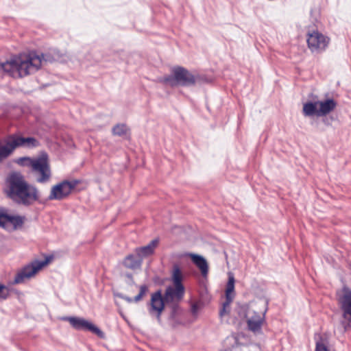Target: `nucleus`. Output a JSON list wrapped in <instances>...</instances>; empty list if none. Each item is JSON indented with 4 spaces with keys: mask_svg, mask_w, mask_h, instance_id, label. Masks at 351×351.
Masks as SVG:
<instances>
[{
    "mask_svg": "<svg viewBox=\"0 0 351 351\" xmlns=\"http://www.w3.org/2000/svg\"><path fill=\"white\" fill-rule=\"evenodd\" d=\"M315 351H329L328 348L322 342L321 339L319 341L316 342Z\"/></svg>",
    "mask_w": 351,
    "mask_h": 351,
    "instance_id": "a878e982",
    "label": "nucleus"
},
{
    "mask_svg": "<svg viewBox=\"0 0 351 351\" xmlns=\"http://www.w3.org/2000/svg\"><path fill=\"white\" fill-rule=\"evenodd\" d=\"M233 300L230 299V300L226 298L225 301L223 303L222 308L220 309L219 315L221 317L223 316L225 314L228 313L230 312V304L232 302Z\"/></svg>",
    "mask_w": 351,
    "mask_h": 351,
    "instance_id": "5701e85b",
    "label": "nucleus"
},
{
    "mask_svg": "<svg viewBox=\"0 0 351 351\" xmlns=\"http://www.w3.org/2000/svg\"><path fill=\"white\" fill-rule=\"evenodd\" d=\"M38 145L39 142L34 137L11 136L10 140L8 141L4 145L0 146V160L8 157L18 147L33 148Z\"/></svg>",
    "mask_w": 351,
    "mask_h": 351,
    "instance_id": "20e7f679",
    "label": "nucleus"
},
{
    "mask_svg": "<svg viewBox=\"0 0 351 351\" xmlns=\"http://www.w3.org/2000/svg\"><path fill=\"white\" fill-rule=\"evenodd\" d=\"M192 262L200 270L203 277H206L208 273V265L206 258L202 255L197 254H189Z\"/></svg>",
    "mask_w": 351,
    "mask_h": 351,
    "instance_id": "2eb2a0df",
    "label": "nucleus"
},
{
    "mask_svg": "<svg viewBox=\"0 0 351 351\" xmlns=\"http://www.w3.org/2000/svg\"><path fill=\"white\" fill-rule=\"evenodd\" d=\"M167 304L164 299L161 289L157 290L151 295L150 302L148 304V311L150 315L156 316L158 322H161V315Z\"/></svg>",
    "mask_w": 351,
    "mask_h": 351,
    "instance_id": "9d476101",
    "label": "nucleus"
},
{
    "mask_svg": "<svg viewBox=\"0 0 351 351\" xmlns=\"http://www.w3.org/2000/svg\"><path fill=\"white\" fill-rule=\"evenodd\" d=\"M154 282L155 283H162V281L160 280V278L158 276H156L154 278Z\"/></svg>",
    "mask_w": 351,
    "mask_h": 351,
    "instance_id": "c9c22d12",
    "label": "nucleus"
},
{
    "mask_svg": "<svg viewBox=\"0 0 351 351\" xmlns=\"http://www.w3.org/2000/svg\"><path fill=\"white\" fill-rule=\"evenodd\" d=\"M306 41L312 52L320 53L327 47L330 39L317 30H313L307 34Z\"/></svg>",
    "mask_w": 351,
    "mask_h": 351,
    "instance_id": "1a4fd4ad",
    "label": "nucleus"
},
{
    "mask_svg": "<svg viewBox=\"0 0 351 351\" xmlns=\"http://www.w3.org/2000/svg\"><path fill=\"white\" fill-rule=\"evenodd\" d=\"M116 295L118 298H121V299L124 300L125 301L128 302V303H131V302H134V298H132L129 296L125 295L122 293H117V294H116Z\"/></svg>",
    "mask_w": 351,
    "mask_h": 351,
    "instance_id": "c85d7f7f",
    "label": "nucleus"
},
{
    "mask_svg": "<svg viewBox=\"0 0 351 351\" xmlns=\"http://www.w3.org/2000/svg\"><path fill=\"white\" fill-rule=\"evenodd\" d=\"M80 183L78 180H64L53 186L48 200H62L66 199Z\"/></svg>",
    "mask_w": 351,
    "mask_h": 351,
    "instance_id": "423d86ee",
    "label": "nucleus"
},
{
    "mask_svg": "<svg viewBox=\"0 0 351 351\" xmlns=\"http://www.w3.org/2000/svg\"><path fill=\"white\" fill-rule=\"evenodd\" d=\"M234 284L235 279L233 274H229L228 280L225 290L226 298H227L228 300L230 299L233 300L234 297Z\"/></svg>",
    "mask_w": 351,
    "mask_h": 351,
    "instance_id": "412c9836",
    "label": "nucleus"
},
{
    "mask_svg": "<svg viewBox=\"0 0 351 351\" xmlns=\"http://www.w3.org/2000/svg\"><path fill=\"white\" fill-rule=\"evenodd\" d=\"M199 310V306L197 304H193L191 305V311L193 315H196L197 313V311Z\"/></svg>",
    "mask_w": 351,
    "mask_h": 351,
    "instance_id": "72a5a7b5",
    "label": "nucleus"
},
{
    "mask_svg": "<svg viewBox=\"0 0 351 351\" xmlns=\"http://www.w3.org/2000/svg\"><path fill=\"white\" fill-rule=\"evenodd\" d=\"M342 295L338 298L339 304L342 311L344 319L351 322V289L344 286L342 288Z\"/></svg>",
    "mask_w": 351,
    "mask_h": 351,
    "instance_id": "9b49d317",
    "label": "nucleus"
},
{
    "mask_svg": "<svg viewBox=\"0 0 351 351\" xmlns=\"http://www.w3.org/2000/svg\"><path fill=\"white\" fill-rule=\"evenodd\" d=\"M3 227H5V224L8 223H11L14 229L18 228L19 226H21L24 222V217H21L19 215H12L8 213H4L3 215Z\"/></svg>",
    "mask_w": 351,
    "mask_h": 351,
    "instance_id": "6ab92c4d",
    "label": "nucleus"
},
{
    "mask_svg": "<svg viewBox=\"0 0 351 351\" xmlns=\"http://www.w3.org/2000/svg\"><path fill=\"white\" fill-rule=\"evenodd\" d=\"M171 313L169 319H174L176 317H178L180 312V308L178 304L173 303L171 305Z\"/></svg>",
    "mask_w": 351,
    "mask_h": 351,
    "instance_id": "b1692460",
    "label": "nucleus"
},
{
    "mask_svg": "<svg viewBox=\"0 0 351 351\" xmlns=\"http://www.w3.org/2000/svg\"><path fill=\"white\" fill-rule=\"evenodd\" d=\"M50 61L49 55L32 50L0 62V70L14 78H21L34 74L42 69L45 62Z\"/></svg>",
    "mask_w": 351,
    "mask_h": 351,
    "instance_id": "f257e3e1",
    "label": "nucleus"
},
{
    "mask_svg": "<svg viewBox=\"0 0 351 351\" xmlns=\"http://www.w3.org/2000/svg\"><path fill=\"white\" fill-rule=\"evenodd\" d=\"M39 270L40 268L38 265L35 263V261H34L31 263L24 266L21 270L16 274L14 282L16 284L21 283L25 279H28L34 276Z\"/></svg>",
    "mask_w": 351,
    "mask_h": 351,
    "instance_id": "f8f14e48",
    "label": "nucleus"
},
{
    "mask_svg": "<svg viewBox=\"0 0 351 351\" xmlns=\"http://www.w3.org/2000/svg\"><path fill=\"white\" fill-rule=\"evenodd\" d=\"M314 101H308L303 104L302 113L305 117H325L332 112L337 103L333 98L318 100L316 96Z\"/></svg>",
    "mask_w": 351,
    "mask_h": 351,
    "instance_id": "7ed1b4c3",
    "label": "nucleus"
},
{
    "mask_svg": "<svg viewBox=\"0 0 351 351\" xmlns=\"http://www.w3.org/2000/svg\"><path fill=\"white\" fill-rule=\"evenodd\" d=\"M62 319L69 321L72 327L75 330L90 331L101 339L105 337L104 332L99 327L84 318L78 317H64Z\"/></svg>",
    "mask_w": 351,
    "mask_h": 351,
    "instance_id": "6e6552de",
    "label": "nucleus"
},
{
    "mask_svg": "<svg viewBox=\"0 0 351 351\" xmlns=\"http://www.w3.org/2000/svg\"><path fill=\"white\" fill-rule=\"evenodd\" d=\"M140 291L138 295L141 296L142 298L143 295L147 292L148 287L146 285H143L139 287Z\"/></svg>",
    "mask_w": 351,
    "mask_h": 351,
    "instance_id": "c756f323",
    "label": "nucleus"
},
{
    "mask_svg": "<svg viewBox=\"0 0 351 351\" xmlns=\"http://www.w3.org/2000/svg\"><path fill=\"white\" fill-rule=\"evenodd\" d=\"M125 276L128 278V280L127 281V283L129 285H133L135 284L134 282V278H133V276L132 274L130 273H127L125 274Z\"/></svg>",
    "mask_w": 351,
    "mask_h": 351,
    "instance_id": "473e14b6",
    "label": "nucleus"
},
{
    "mask_svg": "<svg viewBox=\"0 0 351 351\" xmlns=\"http://www.w3.org/2000/svg\"><path fill=\"white\" fill-rule=\"evenodd\" d=\"M173 76L165 79V85L176 86L177 83L183 86H191L194 84L197 79L186 69L182 67H176L172 71Z\"/></svg>",
    "mask_w": 351,
    "mask_h": 351,
    "instance_id": "0eeeda50",
    "label": "nucleus"
},
{
    "mask_svg": "<svg viewBox=\"0 0 351 351\" xmlns=\"http://www.w3.org/2000/svg\"><path fill=\"white\" fill-rule=\"evenodd\" d=\"M264 321V315L261 316L258 313L254 312V315L247 321L248 330L253 332L261 331Z\"/></svg>",
    "mask_w": 351,
    "mask_h": 351,
    "instance_id": "dca6fc26",
    "label": "nucleus"
},
{
    "mask_svg": "<svg viewBox=\"0 0 351 351\" xmlns=\"http://www.w3.org/2000/svg\"><path fill=\"white\" fill-rule=\"evenodd\" d=\"M158 244L159 239H154L145 246L136 247L134 249V252L143 262L144 258H148L155 253L156 248Z\"/></svg>",
    "mask_w": 351,
    "mask_h": 351,
    "instance_id": "4468645a",
    "label": "nucleus"
},
{
    "mask_svg": "<svg viewBox=\"0 0 351 351\" xmlns=\"http://www.w3.org/2000/svg\"><path fill=\"white\" fill-rule=\"evenodd\" d=\"M341 324L343 326L344 331H348L351 327V322L347 320L341 321Z\"/></svg>",
    "mask_w": 351,
    "mask_h": 351,
    "instance_id": "2f4dec72",
    "label": "nucleus"
},
{
    "mask_svg": "<svg viewBox=\"0 0 351 351\" xmlns=\"http://www.w3.org/2000/svg\"><path fill=\"white\" fill-rule=\"evenodd\" d=\"M34 158H32L28 156L21 157L18 158L16 162L18 165L22 167H27L29 168H32V164L33 163Z\"/></svg>",
    "mask_w": 351,
    "mask_h": 351,
    "instance_id": "4be33fe9",
    "label": "nucleus"
},
{
    "mask_svg": "<svg viewBox=\"0 0 351 351\" xmlns=\"http://www.w3.org/2000/svg\"><path fill=\"white\" fill-rule=\"evenodd\" d=\"M52 259H53V256L49 255V256H46L45 258L43 261L35 260V263H36L38 265V267L40 268V269H41L42 268H43L46 265H47L51 262V261Z\"/></svg>",
    "mask_w": 351,
    "mask_h": 351,
    "instance_id": "393cba45",
    "label": "nucleus"
},
{
    "mask_svg": "<svg viewBox=\"0 0 351 351\" xmlns=\"http://www.w3.org/2000/svg\"><path fill=\"white\" fill-rule=\"evenodd\" d=\"M266 311H267V309H265V311L264 312L263 315H265Z\"/></svg>",
    "mask_w": 351,
    "mask_h": 351,
    "instance_id": "4c0bfd02",
    "label": "nucleus"
},
{
    "mask_svg": "<svg viewBox=\"0 0 351 351\" xmlns=\"http://www.w3.org/2000/svg\"><path fill=\"white\" fill-rule=\"evenodd\" d=\"M183 279L184 276L180 265L178 263L173 264L171 271V281L173 285L184 287L182 284Z\"/></svg>",
    "mask_w": 351,
    "mask_h": 351,
    "instance_id": "a211bd4d",
    "label": "nucleus"
},
{
    "mask_svg": "<svg viewBox=\"0 0 351 351\" xmlns=\"http://www.w3.org/2000/svg\"><path fill=\"white\" fill-rule=\"evenodd\" d=\"M6 289L5 285L0 283V300H5L8 298V292H5V289Z\"/></svg>",
    "mask_w": 351,
    "mask_h": 351,
    "instance_id": "bb28decb",
    "label": "nucleus"
},
{
    "mask_svg": "<svg viewBox=\"0 0 351 351\" xmlns=\"http://www.w3.org/2000/svg\"><path fill=\"white\" fill-rule=\"evenodd\" d=\"M143 262L135 254H130L125 257L123 261V265L125 267L130 269H136L140 268L142 265Z\"/></svg>",
    "mask_w": 351,
    "mask_h": 351,
    "instance_id": "f3484780",
    "label": "nucleus"
},
{
    "mask_svg": "<svg viewBox=\"0 0 351 351\" xmlns=\"http://www.w3.org/2000/svg\"><path fill=\"white\" fill-rule=\"evenodd\" d=\"M141 299H142V297H141V296H140L139 295H136L134 298V302H139Z\"/></svg>",
    "mask_w": 351,
    "mask_h": 351,
    "instance_id": "e433bc0d",
    "label": "nucleus"
},
{
    "mask_svg": "<svg viewBox=\"0 0 351 351\" xmlns=\"http://www.w3.org/2000/svg\"><path fill=\"white\" fill-rule=\"evenodd\" d=\"M185 288L179 286H168L165 291L164 299L167 304L180 301L184 295Z\"/></svg>",
    "mask_w": 351,
    "mask_h": 351,
    "instance_id": "ddd939ff",
    "label": "nucleus"
},
{
    "mask_svg": "<svg viewBox=\"0 0 351 351\" xmlns=\"http://www.w3.org/2000/svg\"><path fill=\"white\" fill-rule=\"evenodd\" d=\"M140 291L138 295L141 296L142 298L143 295L147 292L148 287L146 285H143L139 287Z\"/></svg>",
    "mask_w": 351,
    "mask_h": 351,
    "instance_id": "7c9ffc66",
    "label": "nucleus"
},
{
    "mask_svg": "<svg viewBox=\"0 0 351 351\" xmlns=\"http://www.w3.org/2000/svg\"><path fill=\"white\" fill-rule=\"evenodd\" d=\"M112 134L114 136L127 138L130 135V129L125 123H117L112 128Z\"/></svg>",
    "mask_w": 351,
    "mask_h": 351,
    "instance_id": "aec40b11",
    "label": "nucleus"
},
{
    "mask_svg": "<svg viewBox=\"0 0 351 351\" xmlns=\"http://www.w3.org/2000/svg\"><path fill=\"white\" fill-rule=\"evenodd\" d=\"M7 182L9 186L8 195L15 202L28 206L34 201L38 200L37 188L28 184L20 172L11 173L7 178Z\"/></svg>",
    "mask_w": 351,
    "mask_h": 351,
    "instance_id": "f03ea898",
    "label": "nucleus"
},
{
    "mask_svg": "<svg viewBox=\"0 0 351 351\" xmlns=\"http://www.w3.org/2000/svg\"><path fill=\"white\" fill-rule=\"evenodd\" d=\"M3 215H4V212L1 211L0 210V227H3Z\"/></svg>",
    "mask_w": 351,
    "mask_h": 351,
    "instance_id": "f704fd0d",
    "label": "nucleus"
},
{
    "mask_svg": "<svg viewBox=\"0 0 351 351\" xmlns=\"http://www.w3.org/2000/svg\"><path fill=\"white\" fill-rule=\"evenodd\" d=\"M169 320L173 328H176L178 326L182 324V322L178 319V317H176L174 319H169Z\"/></svg>",
    "mask_w": 351,
    "mask_h": 351,
    "instance_id": "cd10ccee",
    "label": "nucleus"
},
{
    "mask_svg": "<svg viewBox=\"0 0 351 351\" xmlns=\"http://www.w3.org/2000/svg\"><path fill=\"white\" fill-rule=\"evenodd\" d=\"M48 159V154L46 152H43L38 157L34 158L31 171L38 175L36 181L39 183L47 182L51 176Z\"/></svg>",
    "mask_w": 351,
    "mask_h": 351,
    "instance_id": "39448f33",
    "label": "nucleus"
}]
</instances>
